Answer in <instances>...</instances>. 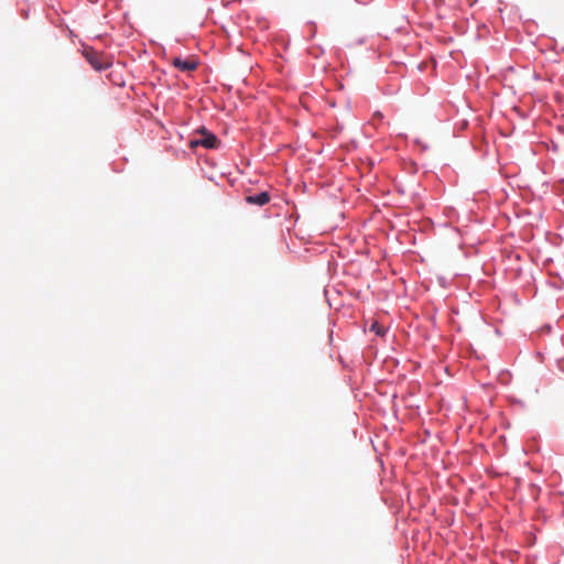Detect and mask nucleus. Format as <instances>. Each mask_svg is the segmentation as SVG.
Wrapping results in <instances>:
<instances>
[{
  "label": "nucleus",
  "instance_id": "nucleus-1",
  "mask_svg": "<svg viewBox=\"0 0 564 564\" xmlns=\"http://www.w3.org/2000/svg\"><path fill=\"white\" fill-rule=\"evenodd\" d=\"M84 56L91 67L99 72L107 69L112 64L109 55L98 52L91 47H86L84 50Z\"/></svg>",
  "mask_w": 564,
  "mask_h": 564
},
{
  "label": "nucleus",
  "instance_id": "nucleus-2",
  "mask_svg": "<svg viewBox=\"0 0 564 564\" xmlns=\"http://www.w3.org/2000/svg\"><path fill=\"white\" fill-rule=\"evenodd\" d=\"M218 143L219 140L217 137L213 133H208L205 130L203 131L200 139L191 142L192 147L202 145L206 149H215L217 148Z\"/></svg>",
  "mask_w": 564,
  "mask_h": 564
},
{
  "label": "nucleus",
  "instance_id": "nucleus-3",
  "mask_svg": "<svg viewBox=\"0 0 564 564\" xmlns=\"http://www.w3.org/2000/svg\"><path fill=\"white\" fill-rule=\"evenodd\" d=\"M172 65L180 70L183 72H192L197 68V62L194 59H182L181 57H175L172 61Z\"/></svg>",
  "mask_w": 564,
  "mask_h": 564
},
{
  "label": "nucleus",
  "instance_id": "nucleus-4",
  "mask_svg": "<svg viewBox=\"0 0 564 564\" xmlns=\"http://www.w3.org/2000/svg\"><path fill=\"white\" fill-rule=\"evenodd\" d=\"M245 199L248 204L263 206L270 202V195L267 192H261L254 195H248Z\"/></svg>",
  "mask_w": 564,
  "mask_h": 564
},
{
  "label": "nucleus",
  "instance_id": "nucleus-5",
  "mask_svg": "<svg viewBox=\"0 0 564 564\" xmlns=\"http://www.w3.org/2000/svg\"><path fill=\"white\" fill-rule=\"evenodd\" d=\"M371 330H373L377 335L379 336H383L384 335V327L381 326L379 323L375 322L372 325H371Z\"/></svg>",
  "mask_w": 564,
  "mask_h": 564
},
{
  "label": "nucleus",
  "instance_id": "nucleus-6",
  "mask_svg": "<svg viewBox=\"0 0 564 564\" xmlns=\"http://www.w3.org/2000/svg\"><path fill=\"white\" fill-rule=\"evenodd\" d=\"M373 118L382 119V113L377 111V112H375Z\"/></svg>",
  "mask_w": 564,
  "mask_h": 564
}]
</instances>
